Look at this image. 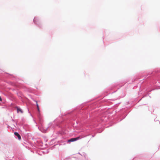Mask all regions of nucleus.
I'll use <instances>...</instances> for the list:
<instances>
[{"instance_id":"nucleus-1","label":"nucleus","mask_w":160,"mask_h":160,"mask_svg":"<svg viewBox=\"0 0 160 160\" xmlns=\"http://www.w3.org/2000/svg\"><path fill=\"white\" fill-rule=\"evenodd\" d=\"M33 21L34 23L37 24H39L40 22V20L38 18H34Z\"/></svg>"},{"instance_id":"nucleus-2","label":"nucleus","mask_w":160,"mask_h":160,"mask_svg":"<svg viewBox=\"0 0 160 160\" xmlns=\"http://www.w3.org/2000/svg\"><path fill=\"white\" fill-rule=\"evenodd\" d=\"M14 134L15 136L18 137L19 140H20L21 139V137L20 135L17 132H15Z\"/></svg>"},{"instance_id":"nucleus-3","label":"nucleus","mask_w":160,"mask_h":160,"mask_svg":"<svg viewBox=\"0 0 160 160\" xmlns=\"http://www.w3.org/2000/svg\"><path fill=\"white\" fill-rule=\"evenodd\" d=\"M75 138H72L71 139L68 140V142H73L74 141H75Z\"/></svg>"},{"instance_id":"nucleus-4","label":"nucleus","mask_w":160,"mask_h":160,"mask_svg":"<svg viewBox=\"0 0 160 160\" xmlns=\"http://www.w3.org/2000/svg\"><path fill=\"white\" fill-rule=\"evenodd\" d=\"M17 112H20L21 113H22V110L19 108H17Z\"/></svg>"},{"instance_id":"nucleus-5","label":"nucleus","mask_w":160,"mask_h":160,"mask_svg":"<svg viewBox=\"0 0 160 160\" xmlns=\"http://www.w3.org/2000/svg\"><path fill=\"white\" fill-rule=\"evenodd\" d=\"M36 105H37V108L38 111V112H39L40 110H39V106H38V104L37 102V103H36Z\"/></svg>"},{"instance_id":"nucleus-6","label":"nucleus","mask_w":160,"mask_h":160,"mask_svg":"<svg viewBox=\"0 0 160 160\" xmlns=\"http://www.w3.org/2000/svg\"><path fill=\"white\" fill-rule=\"evenodd\" d=\"M80 138V137H77L76 138H75V140H77L78 139H79Z\"/></svg>"},{"instance_id":"nucleus-7","label":"nucleus","mask_w":160,"mask_h":160,"mask_svg":"<svg viewBox=\"0 0 160 160\" xmlns=\"http://www.w3.org/2000/svg\"><path fill=\"white\" fill-rule=\"evenodd\" d=\"M2 101V99L1 98V97H0V101Z\"/></svg>"}]
</instances>
